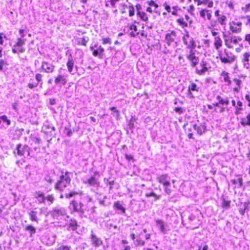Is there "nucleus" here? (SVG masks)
Wrapping results in <instances>:
<instances>
[{"label":"nucleus","mask_w":250,"mask_h":250,"mask_svg":"<svg viewBox=\"0 0 250 250\" xmlns=\"http://www.w3.org/2000/svg\"><path fill=\"white\" fill-rule=\"evenodd\" d=\"M14 154L24 158H29L31 157L30 148L26 145L19 144L16 146L14 150Z\"/></svg>","instance_id":"1"},{"label":"nucleus","mask_w":250,"mask_h":250,"mask_svg":"<svg viewBox=\"0 0 250 250\" xmlns=\"http://www.w3.org/2000/svg\"><path fill=\"white\" fill-rule=\"evenodd\" d=\"M107 51L108 52L107 58L112 57L113 59H116L118 62H122L124 60L125 54L122 51L115 50L113 47H109L107 49Z\"/></svg>","instance_id":"2"},{"label":"nucleus","mask_w":250,"mask_h":250,"mask_svg":"<svg viewBox=\"0 0 250 250\" xmlns=\"http://www.w3.org/2000/svg\"><path fill=\"white\" fill-rule=\"evenodd\" d=\"M220 61L224 63H231L234 62L236 57L231 52L225 49L224 52H220L219 54Z\"/></svg>","instance_id":"3"},{"label":"nucleus","mask_w":250,"mask_h":250,"mask_svg":"<svg viewBox=\"0 0 250 250\" xmlns=\"http://www.w3.org/2000/svg\"><path fill=\"white\" fill-rule=\"evenodd\" d=\"M70 178L68 175V173H64L60 176V180L56 184L55 188L56 189L62 190L63 188L70 183Z\"/></svg>","instance_id":"4"},{"label":"nucleus","mask_w":250,"mask_h":250,"mask_svg":"<svg viewBox=\"0 0 250 250\" xmlns=\"http://www.w3.org/2000/svg\"><path fill=\"white\" fill-rule=\"evenodd\" d=\"M90 50L92 51V55L94 57H98L99 59H103L106 56L104 55V49L101 45H99L98 43L90 46Z\"/></svg>","instance_id":"5"},{"label":"nucleus","mask_w":250,"mask_h":250,"mask_svg":"<svg viewBox=\"0 0 250 250\" xmlns=\"http://www.w3.org/2000/svg\"><path fill=\"white\" fill-rule=\"evenodd\" d=\"M62 67L60 68L58 70L59 74L55 77L54 82L57 85L61 84L64 85L67 82V75L62 74Z\"/></svg>","instance_id":"6"},{"label":"nucleus","mask_w":250,"mask_h":250,"mask_svg":"<svg viewBox=\"0 0 250 250\" xmlns=\"http://www.w3.org/2000/svg\"><path fill=\"white\" fill-rule=\"evenodd\" d=\"M54 68L55 66L52 63L43 61L42 62L40 71L41 72L42 71L47 73H51L53 72Z\"/></svg>","instance_id":"7"},{"label":"nucleus","mask_w":250,"mask_h":250,"mask_svg":"<svg viewBox=\"0 0 250 250\" xmlns=\"http://www.w3.org/2000/svg\"><path fill=\"white\" fill-rule=\"evenodd\" d=\"M199 87L194 83H191L188 86L187 97L190 99H193L195 96L193 92H199Z\"/></svg>","instance_id":"8"},{"label":"nucleus","mask_w":250,"mask_h":250,"mask_svg":"<svg viewBox=\"0 0 250 250\" xmlns=\"http://www.w3.org/2000/svg\"><path fill=\"white\" fill-rule=\"evenodd\" d=\"M207 63L204 60H202L200 63L199 67L196 68V73L198 75H203L208 70L207 66Z\"/></svg>","instance_id":"9"},{"label":"nucleus","mask_w":250,"mask_h":250,"mask_svg":"<svg viewBox=\"0 0 250 250\" xmlns=\"http://www.w3.org/2000/svg\"><path fill=\"white\" fill-rule=\"evenodd\" d=\"M129 236L132 240H135L137 234H141V228L136 224L135 226L129 229Z\"/></svg>","instance_id":"10"},{"label":"nucleus","mask_w":250,"mask_h":250,"mask_svg":"<svg viewBox=\"0 0 250 250\" xmlns=\"http://www.w3.org/2000/svg\"><path fill=\"white\" fill-rule=\"evenodd\" d=\"M182 34V40L185 45H187L190 44V42H195L193 38L190 36L189 32L187 29H185Z\"/></svg>","instance_id":"11"},{"label":"nucleus","mask_w":250,"mask_h":250,"mask_svg":"<svg viewBox=\"0 0 250 250\" xmlns=\"http://www.w3.org/2000/svg\"><path fill=\"white\" fill-rule=\"evenodd\" d=\"M216 99L218 102L213 103V105L218 107H220V105L227 106L229 104V102L228 98L224 99L221 96L217 95Z\"/></svg>","instance_id":"12"},{"label":"nucleus","mask_w":250,"mask_h":250,"mask_svg":"<svg viewBox=\"0 0 250 250\" xmlns=\"http://www.w3.org/2000/svg\"><path fill=\"white\" fill-rule=\"evenodd\" d=\"M26 39L18 38L17 42L13 45L14 47H18V51L20 53H23L25 51V48L23 46L25 45Z\"/></svg>","instance_id":"13"},{"label":"nucleus","mask_w":250,"mask_h":250,"mask_svg":"<svg viewBox=\"0 0 250 250\" xmlns=\"http://www.w3.org/2000/svg\"><path fill=\"white\" fill-rule=\"evenodd\" d=\"M186 46L187 48L189 49V54L187 55L186 57L188 61H190L196 57L195 56V51H194V49L196 48V44L195 42H190V44Z\"/></svg>","instance_id":"14"},{"label":"nucleus","mask_w":250,"mask_h":250,"mask_svg":"<svg viewBox=\"0 0 250 250\" xmlns=\"http://www.w3.org/2000/svg\"><path fill=\"white\" fill-rule=\"evenodd\" d=\"M74 65V62L72 57L71 55L70 54L68 58L67 62L66 63V66L68 68V72L73 75L74 74L76 71L78 70V67L75 66V71L74 72L73 67Z\"/></svg>","instance_id":"15"},{"label":"nucleus","mask_w":250,"mask_h":250,"mask_svg":"<svg viewBox=\"0 0 250 250\" xmlns=\"http://www.w3.org/2000/svg\"><path fill=\"white\" fill-rule=\"evenodd\" d=\"M176 37V33L175 31H171L166 35L165 40L168 46H170L175 41Z\"/></svg>","instance_id":"16"},{"label":"nucleus","mask_w":250,"mask_h":250,"mask_svg":"<svg viewBox=\"0 0 250 250\" xmlns=\"http://www.w3.org/2000/svg\"><path fill=\"white\" fill-rule=\"evenodd\" d=\"M90 238L92 245L95 247H100L103 244V241L95 234L91 233Z\"/></svg>","instance_id":"17"},{"label":"nucleus","mask_w":250,"mask_h":250,"mask_svg":"<svg viewBox=\"0 0 250 250\" xmlns=\"http://www.w3.org/2000/svg\"><path fill=\"white\" fill-rule=\"evenodd\" d=\"M84 183L89 186H93L99 187L100 186V183L98 179L96 178L95 176H93L87 179L84 181Z\"/></svg>","instance_id":"18"},{"label":"nucleus","mask_w":250,"mask_h":250,"mask_svg":"<svg viewBox=\"0 0 250 250\" xmlns=\"http://www.w3.org/2000/svg\"><path fill=\"white\" fill-rule=\"evenodd\" d=\"M142 233L137 234V236L135 240H132L136 246H143L145 245L146 242L145 240L142 238Z\"/></svg>","instance_id":"19"},{"label":"nucleus","mask_w":250,"mask_h":250,"mask_svg":"<svg viewBox=\"0 0 250 250\" xmlns=\"http://www.w3.org/2000/svg\"><path fill=\"white\" fill-rule=\"evenodd\" d=\"M45 197L44 193L41 191L35 192V197L38 200L40 204L45 203Z\"/></svg>","instance_id":"20"},{"label":"nucleus","mask_w":250,"mask_h":250,"mask_svg":"<svg viewBox=\"0 0 250 250\" xmlns=\"http://www.w3.org/2000/svg\"><path fill=\"white\" fill-rule=\"evenodd\" d=\"M193 127L197 131V133L200 135H202L206 130V127L203 125H200L198 126L196 124H194L193 125Z\"/></svg>","instance_id":"21"},{"label":"nucleus","mask_w":250,"mask_h":250,"mask_svg":"<svg viewBox=\"0 0 250 250\" xmlns=\"http://www.w3.org/2000/svg\"><path fill=\"white\" fill-rule=\"evenodd\" d=\"M159 182L162 183L164 186L168 187L170 185L169 181L167 180L166 175H162L158 178Z\"/></svg>","instance_id":"22"},{"label":"nucleus","mask_w":250,"mask_h":250,"mask_svg":"<svg viewBox=\"0 0 250 250\" xmlns=\"http://www.w3.org/2000/svg\"><path fill=\"white\" fill-rule=\"evenodd\" d=\"M38 212L37 211L31 210L29 212L30 220L32 222L38 223L39 219L38 217Z\"/></svg>","instance_id":"23"},{"label":"nucleus","mask_w":250,"mask_h":250,"mask_svg":"<svg viewBox=\"0 0 250 250\" xmlns=\"http://www.w3.org/2000/svg\"><path fill=\"white\" fill-rule=\"evenodd\" d=\"M113 206L116 209L121 211L122 213L125 212V208L123 206L122 204L120 202H115L113 204Z\"/></svg>","instance_id":"24"},{"label":"nucleus","mask_w":250,"mask_h":250,"mask_svg":"<svg viewBox=\"0 0 250 250\" xmlns=\"http://www.w3.org/2000/svg\"><path fill=\"white\" fill-rule=\"evenodd\" d=\"M65 215V212L62 209L55 208L52 210V215L54 217H58Z\"/></svg>","instance_id":"25"},{"label":"nucleus","mask_w":250,"mask_h":250,"mask_svg":"<svg viewBox=\"0 0 250 250\" xmlns=\"http://www.w3.org/2000/svg\"><path fill=\"white\" fill-rule=\"evenodd\" d=\"M78 227L77 222L76 220H71L68 225L67 229L70 230H75L77 229Z\"/></svg>","instance_id":"26"},{"label":"nucleus","mask_w":250,"mask_h":250,"mask_svg":"<svg viewBox=\"0 0 250 250\" xmlns=\"http://www.w3.org/2000/svg\"><path fill=\"white\" fill-rule=\"evenodd\" d=\"M156 224L159 227L160 231L163 233H166V229L165 227L164 223L163 220L157 219L156 220Z\"/></svg>","instance_id":"27"},{"label":"nucleus","mask_w":250,"mask_h":250,"mask_svg":"<svg viewBox=\"0 0 250 250\" xmlns=\"http://www.w3.org/2000/svg\"><path fill=\"white\" fill-rule=\"evenodd\" d=\"M71 205L72 206L73 209L74 211L83 213V209L81 208V207H79V205L76 201H72V202H71Z\"/></svg>","instance_id":"28"},{"label":"nucleus","mask_w":250,"mask_h":250,"mask_svg":"<svg viewBox=\"0 0 250 250\" xmlns=\"http://www.w3.org/2000/svg\"><path fill=\"white\" fill-rule=\"evenodd\" d=\"M240 123L241 125L244 126L246 125L250 126V113L246 116V117L242 118L241 119Z\"/></svg>","instance_id":"29"},{"label":"nucleus","mask_w":250,"mask_h":250,"mask_svg":"<svg viewBox=\"0 0 250 250\" xmlns=\"http://www.w3.org/2000/svg\"><path fill=\"white\" fill-rule=\"evenodd\" d=\"M24 229L25 230L29 232L30 237H32L36 232V228L31 225L26 226Z\"/></svg>","instance_id":"30"},{"label":"nucleus","mask_w":250,"mask_h":250,"mask_svg":"<svg viewBox=\"0 0 250 250\" xmlns=\"http://www.w3.org/2000/svg\"><path fill=\"white\" fill-rule=\"evenodd\" d=\"M89 41L88 37H83V38H78L77 40L78 44L79 45L86 46V43Z\"/></svg>","instance_id":"31"},{"label":"nucleus","mask_w":250,"mask_h":250,"mask_svg":"<svg viewBox=\"0 0 250 250\" xmlns=\"http://www.w3.org/2000/svg\"><path fill=\"white\" fill-rule=\"evenodd\" d=\"M221 75L223 78L224 82L227 83L228 85H230L231 83V81L230 80L229 73L227 72L224 71L222 72Z\"/></svg>","instance_id":"32"},{"label":"nucleus","mask_w":250,"mask_h":250,"mask_svg":"<svg viewBox=\"0 0 250 250\" xmlns=\"http://www.w3.org/2000/svg\"><path fill=\"white\" fill-rule=\"evenodd\" d=\"M137 15L141 19L142 21L147 22L148 18L146 15V14L145 12H137Z\"/></svg>","instance_id":"33"},{"label":"nucleus","mask_w":250,"mask_h":250,"mask_svg":"<svg viewBox=\"0 0 250 250\" xmlns=\"http://www.w3.org/2000/svg\"><path fill=\"white\" fill-rule=\"evenodd\" d=\"M214 46L216 49H218L221 47L222 45V42L219 37H215Z\"/></svg>","instance_id":"34"},{"label":"nucleus","mask_w":250,"mask_h":250,"mask_svg":"<svg viewBox=\"0 0 250 250\" xmlns=\"http://www.w3.org/2000/svg\"><path fill=\"white\" fill-rule=\"evenodd\" d=\"M230 30L234 33H239L241 31V28L235 27L231 23H230Z\"/></svg>","instance_id":"35"},{"label":"nucleus","mask_w":250,"mask_h":250,"mask_svg":"<svg viewBox=\"0 0 250 250\" xmlns=\"http://www.w3.org/2000/svg\"><path fill=\"white\" fill-rule=\"evenodd\" d=\"M242 204V203H241ZM243 208H240L239 211L242 215H244L245 212V210L248 209L249 202H244L243 203Z\"/></svg>","instance_id":"36"},{"label":"nucleus","mask_w":250,"mask_h":250,"mask_svg":"<svg viewBox=\"0 0 250 250\" xmlns=\"http://www.w3.org/2000/svg\"><path fill=\"white\" fill-rule=\"evenodd\" d=\"M231 201L230 200H226L223 198L222 200V207L224 208H227L230 207Z\"/></svg>","instance_id":"37"},{"label":"nucleus","mask_w":250,"mask_h":250,"mask_svg":"<svg viewBox=\"0 0 250 250\" xmlns=\"http://www.w3.org/2000/svg\"><path fill=\"white\" fill-rule=\"evenodd\" d=\"M83 194V192L82 191H71L69 192L68 194H66L65 197L66 198H69L73 196H75L76 195H81Z\"/></svg>","instance_id":"38"},{"label":"nucleus","mask_w":250,"mask_h":250,"mask_svg":"<svg viewBox=\"0 0 250 250\" xmlns=\"http://www.w3.org/2000/svg\"><path fill=\"white\" fill-rule=\"evenodd\" d=\"M146 196L147 197H153L155 200H159L160 198V195L156 194L153 192H151L149 193H146Z\"/></svg>","instance_id":"39"},{"label":"nucleus","mask_w":250,"mask_h":250,"mask_svg":"<svg viewBox=\"0 0 250 250\" xmlns=\"http://www.w3.org/2000/svg\"><path fill=\"white\" fill-rule=\"evenodd\" d=\"M46 200L49 204H52L55 200L53 194H48L45 197V200Z\"/></svg>","instance_id":"40"},{"label":"nucleus","mask_w":250,"mask_h":250,"mask_svg":"<svg viewBox=\"0 0 250 250\" xmlns=\"http://www.w3.org/2000/svg\"><path fill=\"white\" fill-rule=\"evenodd\" d=\"M136 121V119L135 117L132 116L131 119L129 121L128 123V126L129 129L132 130L134 128V122Z\"/></svg>","instance_id":"41"},{"label":"nucleus","mask_w":250,"mask_h":250,"mask_svg":"<svg viewBox=\"0 0 250 250\" xmlns=\"http://www.w3.org/2000/svg\"><path fill=\"white\" fill-rule=\"evenodd\" d=\"M0 120L5 123L7 126L11 125V121L5 115L0 116Z\"/></svg>","instance_id":"42"},{"label":"nucleus","mask_w":250,"mask_h":250,"mask_svg":"<svg viewBox=\"0 0 250 250\" xmlns=\"http://www.w3.org/2000/svg\"><path fill=\"white\" fill-rule=\"evenodd\" d=\"M115 180V178L112 177H109L107 178H105L104 179V181H106L108 184L111 186H113L114 184Z\"/></svg>","instance_id":"43"},{"label":"nucleus","mask_w":250,"mask_h":250,"mask_svg":"<svg viewBox=\"0 0 250 250\" xmlns=\"http://www.w3.org/2000/svg\"><path fill=\"white\" fill-rule=\"evenodd\" d=\"M226 17L224 15H222V16H220V17H218V21L221 24V25H225V21H226Z\"/></svg>","instance_id":"44"},{"label":"nucleus","mask_w":250,"mask_h":250,"mask_svg":"<svg viewBox=\"0 0 250 250\" xmlns=\"http://www.w3.org/2000/svg\"><path fill=\"white\" fill-rule=\"evenodd\" d=\"M129 16L132 17L135 14V9L133 5L128 6Z\"/></svg>","instance_id":"45"},{"label":"nucleus","mask_w":250,"mask_h":250,"mask_svg":"<svg viewBox=\"0 0 250 250\" xmlns=\"http://www.w3.org/2000/svg\"><path fill=\"white\" fill-rule=\"evenodd\" d=\"M241 10L245 13L250 12V3H248L241 8Z\"/></svg>","instance_id":"46"},{"label":"nucleus","mask_w":250,"mask_h":250,"mask_svg":"<svg viewBox=\"0 0 250 250\" xmlns=\"http://www.w3.org/2000/svg\"><path fill=\"white\" fill-rule=\"evenodd\" d=\"M207 12H210V10L207 9H204L201 10L200 12V16L204 20L205 19V16H206V14L207 13Z\"/></svg>","instance_id":"47"},{"label":"nucleus","mask_w":250,"mask_h":250,"mask_svg":"<svg viewBox=\"0 0 250 250\" xmlns=\"http://www.w3.org/2000/svg\"><path fill=\"white\" fill-rule=\"evenodd\" d=\"M42 74H40V73H38L35 76V78H36V80H37V81L38 82L37 83H41V84L42 85Z\"/></svg>","instance_id":"48"},{"label":"nucleus","mask_w":250,"mask_h":250,"mask_svg":"<svg viewBox=\"0 0 250 250\" xmlns=\"http://www.w3.org/2000/svg\"><path fill=\"white\" fill-rule=\"evenodd\" d=\"M110 110L115 113V116L118 118L120 116V112L116 109L115 107H112L110 108Z\"/></svg>","instance_id":"49"},{"label":"nucleus","mask_w":250,"mask_h":250,"mask_svg":"<svg viewBox=\"0 0 250 250\" xmlns=\"http://www.w3.org/2000/svg\"><path fill=\"white\" fill-rule=\"evenodd\" d=\"M174 110L179 114H182L185 111V110H183L181 107H176L174 108Z\"/></svg>","instance_id":"50"},{"label":"nucleus","mask_w":250,"mask_h":250,"mask_svg":"<svg viewBox=\"0 0 250 250\" xmlns=\"http://www.w3.org/2000/svg\"><path fill=\"white\" fill-rule=\"evenodd\" d=\"M64 130L65 133L68 137H70L72 135L73 132L71 129H69V128L65 127Z\"/></svg>","instance_id":"51"},{"label":"nucleus","mask_w":250,"mask_h":250,"mask_svg":"<svg viewBox=\"0 0 250 250\" xmlns=\"http://www.w3.org/2000/svg\"><path fill=\"white\" fill-rule=\"evenodd\" d=\"M57 250H70V247L65 245H61L57 249Z\"/></svg>","instance_id":"52"},{"label":"nucleus","mask_w":250,"mask_h":250,"mask_svg":"<svg viewBox=\"0 0 250 250\" xmlns=\"http://www.w3.org/2000/svg\"><path fill=\"white\" fill-rule=\"evenodd\" d=\"M102 41H103V44H111V40L109 38H103L102 39Z\"/></svg>","instance_id":"53"},{"label":"nucleus","mask_w":250,"mask_h":250,"mask_svg":"<svg viewBox=\"0 0 250 250\" xmlns=\"http://www.w3.org/2000/svg\"><path fill=\"white\" fill-rule=\"evenodd\" d=\"M229 40L230 41V42H232L234 44H237L238 43L237 39L236 36H231L229 37Z\"/></svg>","instance_id":"54"},{"label":"nucleus","mask_w":250,"mask_h":250,"mask_svg":"<svg viewBox=\"0 0 250 250\" xmlns=\"http://www.w3.org/2000/svg\"><path fill=\"white\" fill-rule=\"evenodd\" d=\"M7 65V62L4 61L3 59L0 60V71L3 70V65Z\"/></svg>","instance_id":"55"},{"label":"nucleus","mask_w":250,"mask_h":250,"mask_svg":"<svg viewBox=\"0 0 250 250\" xmlns=\"http://www.w3.org/2000/svg\"><path fill=\"white\" fill-rule=\"evenodd\" d=\"M233 184H239L240 185L242 184V179L241 178L239 177L237 179H234L233 181Z\"/></svg>","instance_id":"56"},{"label":"nucleus","mask_w":250,"mask_h":250,"mask_svg":"<svg viewBox=\"0 0 250 250\" xmlns=\"http://www.w3.org/2000/svg\"><path fill=\"white\" fill-rule=\"evenodd\" d=\"M125 158L128 162H130L131 161H132L133 162L134 161V158L133 157V156L132 155L126 154L125 155Z\"/></svg>","instance_id":"57"},{"label":"nucleus","mask_w":250,"mask_h":250,"mask_svg":"<svg viewBox=\"0 0 250 250\" xmlns=\"http://www.w3.org/2000/svg\"><path fill=\"white\" fill-rule=\"evenodd\" d=\"M25 30L23 29H20L19 30V34L20 35V38L21 39H24V38L25 36V34L24 33Z\"/></svg>","instance_id":"58"},{"label":"nucleus","mask_w":250,"mask_h":250,"mask_svg":"<svg viewBox=\"0 0 250 250\" xmlns=\"http://www.w3.org/2000/svg\"><path fill=\"white\" fill-rule=\"evenodd\" d=\"M38 85V83H29L28 84V86L31 88H34L36 87H37Z\"/></svg>","instance_id":"59"},{"label":"nucleus","mask_w":250,"mask_h":250,"mask_svg":"<svg viewBox=\"0 0 250 250\" xmlns=\"http://www.w3.org/2000/svg\"><path fill=\"white\" fill-rule=\"evenodd\" d=\"M177 8H178V6H173L172 7L173 11L172 12L171 11L172 15H173L174 16L177 15Z\"/></svg>","instance_id":"60"},{"label":"nucleus","mask_w":250,"mask_h":250,"mask_svg":"<svg viewBox=\"0 0 250 250\" xmlns=\"http://www.w3.org/2000/svg\"><path fill=\"white\" fill-rule=\"evenodd\" d=\"M166 187L165 188V192L167 194H170L172 192V189H171V188H170V186H168V187Z\"/></svg>","instance_id":"61"},{"label":"nucleus","mask_w":250,"mask_h":250,"mask_svg":"<svg viewBox=\"0 0 250 250\" xmlns=\"http://www.w3.org/2000/svg\"><path fill=\"white\" fill-rule=\"evenodd\" d=\"M118 1H119V0H109L107 1V2H109L110 5L112 7H114L116 4V2Z\"/></svg>","instance_id":"62"},{"label":"nucleus","mask_w":250,"mask_h":250,"mask_svg":"<svg viewBox=\"0 0 250 250\" xmlns=\"http://www.w3.org/2000/svg\"><path fill=\"white\" fill-rule=\"evenodd\" d=\"M164 6H165V8L167 12H171V8L169 5H167L166 3H165Z\"/></svg>","instance_id":"63"},{"label":"nucleus","mask_w":250,"mask_h":250,"mask_svg":"<svg viewBox=\"0 0 250 250\" xmlns=\"http://www.w3.org/2000/svg\"><path fill=\"white\" fill-rule=\"evenodd\" d=\"M245 40L248 42L250 45V34H248L245 36Z\"/></svg>","instance_id":"64"}]
</instances>
